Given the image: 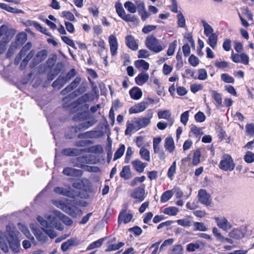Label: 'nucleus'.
<instances>
[{"instance_id": "de8ad7c7", "label": "nucleus", "mask_w": 254, "mask_h": 254, "mask_svg": "<svg viewBox=\"0 0 254 254\" xmlns=\"http://www.w3.org/2000/svg\"><path fill=\"white\" fill-rule=\"evenodd\" d=\"M190 133H192L195 137L198 138H199L203 134L202 129L195 125H191Z\"/></svg>"}, {"instance_id": "f8f14e48", "label": "nucleus", "mask_w": 254, "mask_h": 254, "mask_svg": "<svg viewBox=\"0 0 254 254\" xmlns=\"http://www.w3.org/2000/svg\"><path fill=\"white\" fill-rule=\"evenodd\" d=\"M42 226V230L44 232H42L41 230H40L37 226V225L35 224H31L30 225V227L32 230L33 233L35 235L36 238L37 240L41 242H45L47 239V235L49 236V235L43 229V226Z\"/></svg>"}, {"instance_id": "4c0bfd02", "label": "nucleus", "mask_w": 254, "mask_h": 254, "mask_svg": "<svg viewBox=\"0 0 254 254\" xmlns=\"http://www.w3.org/2000/svg\"><path fill=\"white\" fill-rule=\"evenodd\" d=\"M208 40L207 43L213 49H215L218 42V36L216 34H212L207 37Z\"/></svg>"}, {"instance_id": "f257e3e1", "label": "nucleus", "mask_w": 254, "mask_h": 254, "mask_svg": "<svg viewBox=\"0 0 254 254\" xmlns=\"http://www.w3.org/2000/svg\"><path fill=\"white\" fill-rule=\"evenodd\" d=\"M46 218L48 221L40 216L37 217V220L43 226L44 230L51 238H55L57 236L54 230V228L59 230H62L64 229L61 222L66 225H70L72 223L69 218L58 210L53 211V213L47 216Z\"/></svg>"}, {"instance_id": "423d86ee", "label": "nucleus", "mask_w": 254, "mask_h": 254, "mask_svg": "<svg viewBox=\"0 0 254 254\" xmlns=\"http://www.w3.org/2000/svg\"><path fill=\"white\" fill-rule=\"evenodd\" d=\"M35 55L34 51H31L27 56L25 59L23 60L21 63V66H25L28 62L33 58L31 63L30 64V66L31 67H34L43 61H44L47 57V51L45 50H42L39 51L36 55L34 57Z\"/></svg>"}, {"instance_id": "c756f323", "label": "nucleus", "mask_w": 254, "mask_h": 254, "mask_svg": "<svg viewBox=\"0 0 254 254\" xmlns=\"http://www.w3.org/2000/svg\"><path fill=\"white\" fill-rule=\"evenodd\" d=\"M120 177L125 180H128L132 177V173L129 166H125L120 173Z\"/></svg>"}, {"instance_id": "72a5a7b5", "label": "nucleus", "mask_w": 254, "mask_h": 254, "mask_svg": "<svg viewBox=\"0 0 254 254\" xmlns=\"http://www.w3.org/2000/svg\"><path fill=\"white\" fill-rule=\"evenodd\" d=\"M134 65L138 69L147 70L149 67V64L143 60H138L134 62Z\"/></svg>"}, {"instance_id": "a18cd8bd", "label": "nucleus", "mask_w": 254, "mask_h": 254, "mask_svg": "<svg viewBox=\"0 0 254 254\" xmlns=\"http://www.w3.org/2000/svg\"><path fill=\"white\" fill-rule=\"evenodd\" d=\"M139 154L143 160L148 162L150 161V152L147 149L143 147H141L139 150Z\"/></svg>"}, {"instance_id": "473e14b6", "label": "nucleus", "mask_w": 254, "mask_h": 254, "mask_svg": "<svg viewBox=\"0 0 254 254\" xmlns=\"http://www.w3.org/2000/svg\"><path fill=\"white\" fill-rule=\"evenodd\" d=\"M129 93L131 98L134 100L139 99L142 95L141 89L137 87H133L129 90Z\"/></svg>"}, {"instance_id": "6ab92c4d", "label": "nucleus", "mask_w": 254, "mask_h": 254, "mask_svg": "<svg viewBox=\"0 0 254 254\" xmlns=\"http://www.w3.org/2000/svg\"><path fill=\"white\" fill-rule=\"evenodd\" d=\"M95 120L89 113L85 116V118L83 119V115L80 114V128L86 129L92 126L95 123Z\"/></svg>"}, {"instance_id": "7c9ffc66", "label": "nucleus", "mask_w": 254, "mask_h": 254, "mask_svg": "<svg viewBox=\"0 0 254 254\" xmlns=\"http://www.w3.org/2000/svg\"><path fill=\"white\" fill-rule=\"evenodd\" d=\"M193 222L192 217L190 216H188L185 218L177 220L178 225L185 227H190L192 226Z\"/></svg>"}, {"instance_id": "cd10ccee", "label": "nucleus", "mask_w": 254, "mask_h": 254, "mask_svg": "<svg viewBox=\"0 0 254 254\" xmlns=\"http://www.w3.org/2000/svg\"><path fill=\"white\" fill-rule=\"evenodd\" d=\"M93 45L94 46L98 47V53L100 56H103V54L106 53V51H108L107 49H106L105 47V41L102 39H100L98 41H94L93 42Z\"/></svg>"}, {"instance_id": "bb28decb", "label": "nucleus", "mask_w": 254, "mask_h": 254, "mask_svg": "<svg viewBox=\"0 0 254 254\" xmlns=\"http://www.w3.org/2000/svg\"><path fill=\"white\" fill-rule=\"evenodd\" d=\"M131 164L135 170L139 173H142L144 171V168L147 165L146 163L142 162L138 159H136L132 161Z\"/></svg>"}, {"instance_id": "c03bdc74", "label": "nucleus", "mask_w": 254, "mask_h": 254, "mask_svg": "<svg viewBox=\"0 0 254 254\" xmlns=\"http://www.w3.org/2000/svg\"><path fill=\"white\" fill-rule=\"evenodd\" d=\"M201 244V242L200 241H197L195 243H190L187 246L186 250L188 252H193L200 248Z\"/></svg>"}, {"instance_id": "37998d69", "label": "nucleus", "mask_w": 254, "mask_h": 254, "mask_svg": "<svg viewBox=\"0 0 254 254\" xmlns=\"http://www.w3.org/2000/svg\"><path fill=\"white\" fill-rule=\"evenodd\" d=\"M179 211V209L175 206H170L165 208L163 212L164 214L170 216L176 215Z\"/></svg>"}, {"instance_id": "2f4dec72", "label": "nucleus", "mask_w": 254, "mask_h": 254, "mask_svg": "<svg viewBox=\"0 0 254 254\" xmlns=\"http://www.w3.org/2000/svg\"><path fill=\"white\" fill-rule=\"evenodd\" d=\"M164 147L167 151L172 153L175 150L174 140L172 137H167L165 139Z\"/></svg>"}, {"instance_id": "09e8293b", "label": "nucleus", "mask_w": 254, "mask_h": 254, "mask_svg": "<svg viewBox=\"0 0 254 254\" xmlns=\"http://www.w3.org/2000/svg\"><path fill=\"white\" fill-rule=\"evenodd\" d=\"M87 151L95 154H101L103 152V149L101 145H96L88 148Z\"/></svg>"}, {"instance_id": "6e6552de", "label": "nucleus", "mask_w": 254, "mask_h": 254, "mask_svg": "<svg viewBox=\"0 0 254 254\" xmlns=\"http://www.w3.org/2000/svg\"><path fill=\"white\" fill-rule=\"evenodd\" d=\"M145 43L147 48L155 53H159L163 49L158 40L154 36L147 37Z\"/></svg>"}, {"instance_id": "ddd939ff", "label": "nucleus", "mask_w": 254, "mask_h": 254, "mask_svg": "<svg viewBox=\"0 0 254 254\" xmlns=\"http://www.w3.org/2000/svg\"><path fill=\"white\" fill-rule=\"evenodd\" d=\"M90 191L91 186L89 180L85 179L80 180V198H87Z\"/></svg>"}, {"instance_id": "5701e85b", "label": "nucleus", "mask_w": 254, "mask_h": 254, "mask_svg": "<svg viewBox=\"0 0 254 254\" xmlns=\"http://www.w3.org/2000/svg\"><path fill=\"white\" fill-rule=\"evenodd\" d=\"M158 117L159 119L167 120L169 126H172L174 122V119L171 118V113L169 110H161L157 112Z\"/></svg>"}, {"instance_id": "20e7f679", "label": "nucleus", "mask_w": 254, "mask_h": 254, "mask_svg": "<svg viewBox=\"0 0 254 254\" xmlns=\"http://www.w3.org/2000/svg\"><path fill=\"white\" fill-rule=\"evenodd\" d=\"M53 204L72 216H75L78 212V205L74 202H69L67 200L53 199Z\"/></svg>"}, {"instance_id": "f03ea898", "label": "nucleus", "mask_w": 254, "mask_h": 254, "mask_svg": "<svg viewBox=\"0 0 254 254\" xmlns=\"http://www.w3.org/2000/svg\"><path fill=\"white\" fill-rule=\"evenodd\" d=\"M9 237H7L5 233L0 232V248L5 253L8 251L7 242L10 245V248L14 253H18L21 250L19 241L17 237L13 231L8 232Z\"/></svg>"}, {"instance_id": "aec40b11", "label": "nucleus", "mask_w": 254, "mask_h": 254, "mask_svg": "<svg viewBox=\"0 0 254 254\" xmlns=\"http://www.w3.org/2000/svg\"><path fill=\"white\" fill-rule=\"evenodd\" d=\"M116 241V239L114 238L107 243V248L105 250V252L117 251L125 245V243L121 242L115 244V242Z\"/></svg>"}, {"instance_id": "9d476101", "label": "nucleus", "mask_w": 254, "mask_h": 254, "mask_svg": "<svg viewBox=\"0 0 254 254\" xmlns=\"http://www.w3.org/2000/svg\"><path fill=\"white\" fill-rule=\"evenodd\" d=\"M153 117V112L151 110H147V115L146 117L135 118V123L137 127L139 128L147 127L150 123V120Z\"/></svg>"}, {"instance_id": "5fc2aeb1", "label": "nucleus", "mask_w": 254, "mask_h": 254, "mask_svg": "<svg viewBox=\"0 0 254 254\" xmlns=\"http://www.w3.org/2000/svg\"><path fill=\"white\" fill-rule=\"evenodd\" d=\"M125 151V146L124 144H121L120 147L118 149L115 153L114 160L115 161L120 158L124 154Z\"/></svg>"}, {"instance_id": "4d7b16f0", "label": "nucleus", "mask_w": 254, "mask_h": 254, "mask_svg": "<svg viewBox=\"0 0 254 254\" xmlns=\"http://www.w3.org/2000/svg\"><path fill=\"white\" fill-rule=\"evenodd\" d=\"M124 6L130 13H134L136 11V5L131 1L125 2Z\"/></svg>"}, {"instance_id": "a19ab883", "label": "nucleus", "mask_w": 254, "mask_h": 254, "mask_svg": "<svg viewBox=\"0 0 254 254\" xmlns=\"http://www.w3.org/2000/svg\"><path fill=\"white\" fill-rule=\"evenodd\" d=\"M105 238H102L98 240L91 243L87 248V250H91L94 249H97L100 248L104 241H105Z\"/></svg>"}, {"instance_id": "13d9d810", "label": "nucleus", "mask_w": 254, "mask_h": 254, "mask_svg": "<svg viewBox=\"0 0 254 254\" xmlns=\"http://www.w3.org/2000/svg\"><path fill=\"white\" fill-rule=\"evenodd\" d=\"M75 240L74 239L68 240L66 242L64 243L61 246L62 250L63 251H67L71 246L75 245Z\"/></svg>"}, {"instance_id": "9b49d317", "label": "nucleus", "mask_w": 254, "mask_h": 254, "mask_svg": "<svg viewBox=\"0 0 254 254\" xmlns=\"http://www.w3.org/2000/svg\"><path fill=\"white\" fill-rule=\"evenodd\" d=\"M27 35L24 32L18 34L16 37V41L11 44L8 52V54H12L13 51L26 40Z\"/></svg>"}, {"instance_id": "a878e982", "label": "nucleus", "mask_w": 254, "mask_h": 254, "mask_svg": "<svg viewBox=\"0 0 254 254\" xmlns=\"http://www.w3.org/2000/svg\"><path fill=\"white\" fill-rule=\"evenodd\" d=\"M132 218V215L131 213H127L126 211L121 212L118 217V223L119 224L122 222L126 224L130 221Z\"/></svg>"}, {"instance_id": "603ef678", "label": "nucleus", "mask_w": 254, "mask_h": 254, "mask_svg": "<svg viewBox=\"0 0 254 254\" xmlns=\"http://www.w3.org/2000/svg\"><path fill=\"white\" fill-rule=\"evenodd\" d=\"M78 150L75 148H66L62 151V153L66 156H74L78 154Z\"/></svg>"}, {"instance_id": "dca6fc26", "label": "nucleus", "mask_w": 254, "mask_h": 254, "mask_svg": "<svg viewBox=\"0 0 254 254\" xmlns=\"http://www.w3.org/2000/svg\"><path fill=\"white\" fill-rule=\"evenodd\" d=\"M87 77L91 85L93 92H96L97 91V86L92 79H96L98 77V75L94 69L89 68H86Z\"/></svg>"}, {"instance_id": "412c9836", "label": "nucleus", "mask_w": 254, "mask_h": 254, "mask_svg": "<svg viewBox=\"0 0 254 254\" xmlns=\"http://www.w3.org/2000/svg\"><path fill=\"white\" fill-rule=\"evenodd\" d=\"M148 107V102H141L130 107L129 109V113L130 114L139 113L144 111Z\"/></svg>"}, {"instance_id": "ea45409f", "label": "nucleus", "mask_w": 254, "mask_h": 254, "mask_svg": "<svg viewBox=\"0 0 254 254\" xmlns=\"http://www.w3.org/2000/svg\"><path fill=\"white\" fill-rule=\"evenodd\" d=\"M201 22L204 27V33L206 36L208 37L215 34L212 27L205 21L202 20Z\"/></svg>"}, {"instance_id": "4468645a", "label": "nucleus", "mask_w": 254, "mask_h": 254, "mask_svg": "<svg viewBox=\"0 0 254 254\" xmlns=\"http://www.w3.org/2000/svg\"><path fill=\"white\" fill-rule=\"evenodd\" d=\"M231 58L233 62L235 63H242L245 65L249 64V58L248 56L245 53H242L241 54H235L233 52H232Z\"/></svg>"}, {"instance_id": "4be33fe9", "label": "nucleus", "mask_w": 254, "mask_h": 254, "mask_svg": "<svg viewBox=\"0 0 254 254\" xmlns=\"http://www.w3.org/2000/svg\"><path fill=\"white\" fill-rule=\"evenodd\" d=\"M108 42L112 56H117L118 54V43L116 37L114 35H111L109 37Z\"/></svg>"}, {"instance_id": "f3484780", "label": "nucleus", "mask_w": 254, "mask_h": 254, "mask_svg": "<svg viewBox=\"0 0 254 254\" xmlns=\"http://www.w3.org/2000/svg\"><path fill=\"white\" fill-rule=\"evenodd\" d=\"M130 196L137 201H143L145 197L144 187L140 186L135 188L131 192Z\"/></svg>"}, {"instance_id": "b1692460", "label": "nucleus", "mask_w": 254, "mask_h": 254, "mask_svg": "<svg viewBox=\"0 0 254 254\" xmlns=\"http://www.w3.org/2000/svg\"><path fill=\"white\" fill-rule=\"evenodd\" d=\"M99 90L97 88L96 92H94L92 89L91 92H88L80 96V103L87 102L93 101L98 95Z\"/></svg>"}, {"instance_id": "864d4df0", "label": "nucleus", "mask_w": 254, "mask_h": 254, "mask_svg": "<svg viewBox=\"0 0 254 254\" xmlns=\"http://www.w3.org/2000/svg\"><path fill=\"white\" fill-rule=\"evenodd\" d=\"M32 25L38 31H40L41 33L45 34L48 36H51V33L48 31V30L43 27L39 24L38 23L33 21Z\"/></svg>"}, {"instance_id": "39448f33", "label": "nucleus", "mask_w": 254, "mask_h": 254, "mask_svg": "<svg viewBox=\"0 0 254 254\" xmlns=\"http://www.w3.org/2000/svg\"><path fill=\"white\" fill-rule=\"evenodd\" d=\"M79 102L77 101L70 105V113L71 115H74L72 117V120L75 122H77V125L72 127L70 132L66 134V137L68 138H72L76 136L79 137V133H78L79 130V127H78V122L79 121Z\"/></svg>"}, {"instance_id": "0eeeda50", "label": "nucleus", "mask_w": 254, "mask_h": 254, "mask_svg": "<svg viewBox=\"0 0 254 254\" xmlns=\"http://www.w3.org/2000/svg\"><path fill=\"white\" fill-rule=\"evenodd\" d=\"M235 167V164L231 156L228 154L223 155L219 164V169L226 172H232Z\"/></svg>"}, {"instance_id": "e2e57ef3", "label": "nucleus", "mask_w": 254, "mask_h": 254, "mask_svg": "<svg viewBox=\"0 0 254 254\" xmlns=\"http://www.w3.org/2000/svg\"><path fill=\"white\" fill-rule=\"evenodd\" d=\"M8 30L7 26L2 25L0 27V37L3 36L4 39H10L8 36Z\"/></svg>"}, {"instance_id": "052dcab7", "label": "nucleus", "mask_w": 254, "mask_h": 254, "mask_svg": "<svg viewBox=\"0 0 254 254\" xmlns=\"http://www.w3.org/2000/svg\"><path fill=\"white\" fill-rule=\"evenodd\" d=\"M154 152L157 154L158 157L160 160H164L166 158V155L164 151L161 147L153 148Z\"/></svg>"}, {"instance_id": "c9c22d12", "label": "nucleus", "mask_w": 254, "mask_h": 254, "mask_svg": "<svg viewBox=\"0 0 254 254\" xmlns=\"http://www.w3.org/2000/svg\"><path fill=\"white\" fill-rule=\"evenodd\" d=\"M132 122V123L127 124V128L125 132L126 135H130L132 131L135 130H137L139 129V128L137 127V125L135 123V119H134Z\"/></svg>"}, {"instance_id": "8fccbe9b", "label": "nucleus", "mask_w": 254, "mask_h": 254, "mask_svg": "<svg viewBox=\"0 0 254 254\" xmlns=\"http://www.w3.org/2000/svg\"><path fill=\"white\" fill-rule=\"evenodd\" d=\"M211 95L218 105L220 106L222 105V99L221 94L215 90H211Z\"/></svg>"}, {"instance_id": "1a4fd4ad", "label": "nucleus", "mask_w": 254, "mask_h": 254, "mask_svg": "<svg viewBox=\"0 0 254 254\" xmlns=\"http://www.w3.org/2000/svg\"><path fill=\"white\" fill-rule=\"evenodd\" d=\"M213 219L215 220L217 226L224 231L227 232L232 228V225L224 216L214 217Z\"/></svg>"}, {"instance_id": "3c124183", "label": "nucleus", "mask_w": 254, "mask_h": 254, "mask_svg": "<svg viewBox=\"0 0 254 254\" xmlns=\"http://www.w3.org/2000/svg\"><path fill=\"white\" fill-rule=\"evenodd\" d=\"M54 192L60 195L70 196V192L69 190L63 187H56L54 189Z\"/></svg>"}, {"instance_id": "a211bd4d", "label": "nucleus", "mask_w": 254, "mask_h": 254, "mask_svg": "<svg viewBox=\"0 0 254 254\" xmlns=\"http://www.w3.org/2000/svg\"><path fill=\"white\" fill-rule=\"evenodd\" d=\"M197 196L198 200L202 204L206 206H209L211 204V195L208 193L205 190H200L198 191Z\"/></svg>"}, {"instance_id": "6e6d98bb", "label": "nucleus", "mask_w": 254, "mask_h": 254, "mask_svg": "<svg viewBox=\"0 0 254 254\" xmlns=\"http://www.w3.org/2000/svg\"><path fill=\"white\" fill-rule=\"evenodd\" d=\"M176 162L174 161L171 166H170V167L169 168L167 172V176L171 180H172L173 179L174 176L176 173Z\"/></svg>"}, {"instance_id": "338daca9", "label": "nucleus", "mask_w": 254, "mask_h": 254, "mask_svg": "<svg viewBox=\"0 0 254 254\" xmlns=\"http://www.w3.org/2000/svg\"><path fill=\"white\" fill-rule=\"evenodd\" d=\"M221 80L224 82L228 83H233L234 79L233 77L227 73H223L221 75Z\"/></svg>"}, {"instance_id": "774afa93", "label": "nucleus", "mask_w": 254, "mask_h": 254, "mask_svg": "<svg viewBox=\"0 0 254 254\" xmlns=\"http://www.w3.org/2000/svg\"><path fill=\"white\" fill-rule=\"evenodd\" d=\"M244 160L248 163L254 162V153L251 151H248L244 156Z\"/></svg>"}, {"instance_id": "393cba45", "label": "nucleus", "mask_w": 254, "mask_h": 254, "mask_svg": "<svg viewBox=\"0 0 254 254\" xmlns=\"http://www.w3.org/2000/svg\"><path fill=\"white\" fill-rule=\"evenodd\" d=\"M149 77L147 73L141 72L135 78V83L139 86H142L148 81Z\"/></svg>"}, {"instance_id": "0e129e2a", "label": "nucleus", "mask_w": 254, "mask_h": 254, "mask_svg": "<svg viewBox=\"0 0 254 254\" xmlns=\"http://www.w3.org/2000/svg\"><path fill=\"white\" fill-rule=\"evenodd\" d=\"M200 156L201 153L199 150H197L194 152L192 158V164L194 166H196L200 163Z\"/></svg>"}, {"instance_id": "58836bf2", "label": "nucleus", "mask_w": 254, "mask_h": 254, "mask_svg": "<svg viewBox=\"0 0 254 254\" xmlns=\"http://www.w3.org/2000/svg\"><path fill=\"white\" fill-rule=\"evenodd\" d=\"M193 230L194 231H206L208 227L202 222H193Z\"/></svg>"}, {"instance_id": "79ce46f5", "label": "nucleus", "mask_w": 254, "mask_h": 254, "mask_svg": "<svg viewBox=\"0 0 254 254\" xmlns=\"http://www.w3.org/2000/svg\"><path fill=\"white\" fill-rule=\"evenodd\" d=\"M184 249L182 245H176L170 249L168 252V254H183Z\"/></svg>"}, {"instance_id": "7ed1b4c3", "label": "nucleus", "mask_w": 254, "mask_h": 254, "mask_svg": "<svg viewBox=\"0 0 254 254\" xmlns=\"http://www.w3.org/2000/svg\"><path fill=\"white\" fill-rule=\"evenodd\" d=\"M79 78H76L75 80L72 82L70 85L66 87L65 89L63 90L61 93L62 95H65L66 93L70 92L71 91H73L72 93H70L67 96L65 97L63 99V106L64 107H69L70 108V105L72 103L69 104V102L71 101V99L73 98V97L78 96L79 94ZM79 98H78L75 102L77 101L79 103ZM75 101L74 102V103Z\"/></svg>"}, {"instance_id": "2eb2a0df", "label": "nucleus", "mask_w": 254, "mask_h": 254, "mask_svg": "<svg viewBox=\"0 0 254 254\" xmlns=\"http://www.w3.org/2000/svg\"><path fill=\"white\" fill-rule=\"evenodd\" d=\"M247 231V227L246 226H242L239 228L233 229L229 233V235L232 238L240 239L244 237Z\"/></svg>"}, {"instance_id": "69168bd1", "label": "nucleus", "mask_w": 254, "mask_h": 254, "mask_svg": "<svg viewBox=\"0 0 254 254\" xmlns=\"http://www.w3.org/2000/svg\"><path fill=\"white\" fill-rule=\"evenodd\" d=\"M178 24L180 27H185L186 26V20L183 13L180 12L177 15Z\"/></svg>"}, {"instance_id": "49530a36", "label": "nucleus", "mask_w": 254, "mask_h": 254, "mask_svg": "<svg viewBox=\"0 0 254 254\" xmlns=\"http://www.w3.org/2000/svg\"><path fill=\"white\" fill-rule=\"evenodd\" d=\"M18 229L23 233L25 236L31 240H33L34 237L31 235L28 228L23 224H18Z\"/></svg>"}, {"instance_id": "f704fd0d", "label": "nucleus", "mask_w": 254, "mask_h": 254, "mask_svg": "<svg viewBox=\"0 0 254 254\" xmlns=\"http://www.w3.org/2000/svg\"><path fill=\"white\" fill-rule=\"evenodd\" d=\"M0 8L8 12L13 13H20L23 12L22 10L12 7L10 6L9 5L4 3L0 2Z\"/></svg>"}, {"instance_id": "bf43d9fd", "label": "nucleus", "mask_w": 254, "mask_h": 254, "mask_svg": "<svg viewBox=\"0 0 254 254\" xmlns=\"http://www.w3.org/2000/svg\"><path fill=\"white\" fill-rule=\"evenodd\" d=\"M173 193L172 190H167L162 195L160 199L161 202H165L169 200L173 196Z\"/></svg>"}, {"instance_id": "e433bc0d", "label": "nucleus", "mask_w": 254, "mask_h": 254, "mask_svg": "<svg viewBox=\"0 0 254 254\" xmlns=\"http://www.w3.org/2000/svg\"><path fill=\"white\" fill-rule=\"evenodd\" d=\"M63 172L66 176L76 177L77 178L79 174V171L78 169L68 167L64 168Z\"/></svg>"}, {"instance_id": "c85d7f7f", "label": "nucleus", "mask_w": 254, "mask_h": 254, "mask_svg": "<svg viewBox=\"0 0 254 254\" xmlns=\"http://www.w3.org/2000/svg\"><path fill=\"white\" fill-rule=\"evenodd\" d=\"M126 45L130 49L136 51L138 49L137 44L134 37L131 35H127L125 37Z\"/></svg>"}, {"instance_id": "680f3d73", "label": "nucleus", "mask_w": 254, "mask_h": 254, "mask_svg": "<svg viewBox=\"0 0 254 254\" xmlns=\"http://www.w3.org/2000/svg\"><path fill=\"white\" fill-rule=\"evenodd\" d=\"M177 45V42L176 40L174 41L173 42L170 44L167 53V54L168 56H172L174 54Z\"/></svg>"}]
</instances>
